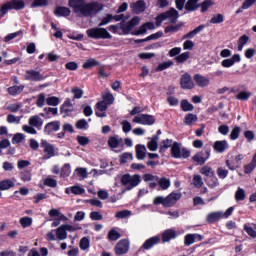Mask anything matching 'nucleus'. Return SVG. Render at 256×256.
<instances>
[{
    "instance_id": "1",
    "label": "nucleus",
    "mask_w": 256,
    "mask_h": 256,
    "mask_svg": "<svg viewBox=\"0 0 256 256\" xmlns=\"http://www.w3.org/2000/svg\"><path fill=\"white\" fill-rule=\"evenodd\" d=\"M68 5L71 7L73 13L80 17H95L105 7L101 2H86L85 0H68Z\"/></svg>"
},
{
    "instance_id": "2",
    "label": "nucleus",
    "mask_w": 256,
    "mask_h": 256,
    "mask_svg": "<svg viewBox=\"0 0 256 256\" xmlns=\"http://www.w3.org/2000/svg\"><path fill=\"white\" fill-rule=\"evenodd\" d=\"M181 193L172 192L165 198L163 196H157L153 200V205H162V207H173L179 199H181Z\"/></svg>"
},
{
    "instance_id": "3",
    "label": "nucleus",
    "mask_w": 256,
    "mask_h": 256,
    "mask_svg": "<svg viewBox=\"0 0 256 256\" xmlns=\"http://www.w3.org/2000/svg\"><path fill=\"white\" fill-rule=\"evenodd\" d=\"M25 9V0H10L1 6L2 15H7L9 11H22Z\"/></svg>"
},
{
    "instance_id": "4",
    "label": "nucleus",
    "mask_w": 256,
    "mask_h": 256,
    "mask_svg": "<svg viewBox=\"0 0 256 256\" xmlns=\"http://www.w3.org/2000/svg\"><path fill=\"white\" fill-rule=\"evenodd\" d=\"M89 39H112L113 36L105 28H90L86 31Z\"/></svg>"
},
{
    "instance_id": "5",
    "label": "nucleus",
    "mask_w": 256,
    "mask_h": 256,
    "mask_svg": "<svg viewBox=\"0 0 256 256\" xmlns=\"http://www.w3.org/2000/svg\"><path fill=\"white\" fill-rule=\"evenodd\" d=\"M139 23H141V19L139 18V16H134L128 22H125V20H122L119 23V27L123 32V35H129V33H131V31H133V29H135V27H137Z\"/></svg>"
},
{
    "instance_id": "6",
    "label": "nucleus",
    "mask_w": 256,
    "mask_h": 256,
    "mask_svg": "<svg viewBox=\"0 0 256 256\" xmlns=\"http://www.w3.org/2000/svg\"><path fill=\"white\" fill-rule=\"evenodd\" d=\"M155 116L150 114H140L133 118V123H137L138 125H155Z\"/></svg>"
},
{
    "instance_id": "7",
    "label": "nucleus",
    "mask_w": 256,
    "mask_h": 256,
    "mask_svg": "<svg viewBox=\"0 0 256 256\" xmlns=\"http://www.w3.org/2000/svg\"><path fill=\"white\" fill-rule=\"evenodd\" d=\"M129 240L122 239L117 242V244L114 247V253L115 255L121 256V255H127L129 253Z\"/></svg>"
},
{
    "instance_id": "8",
    "label": "nucleus",
    "mask_w": 256,
    "mask_h": 256,
    "mask_svg": "<svg viewBox=\"0 0 256 256\" xmlns=\"http://www.w3.org/2000/svg\"><path fill=\"white\" fill-rule=\"evenodd\" d=\"M209 157H211V149H206L205 151L197 152L192 157V161H194V163H196L197 165H205Z\"/></svg>"
},
{
    "instance_id": "9",
    "label": "nucleus",
    "mask_w": 256,
    "mask_h": 256,
    "mask_svg": "<svg viewBox=\"0 0 256 256\" xmlns=\"http://www.w3.org/2000/svg\"><path fill=\"white\" fill-rule=\"evenodd\" d=\"M24 79L25 81L39 82L43 81L45 77L43 76V74H41V72L31 69L25 71Z\"/></svg>"
},
{
    "instance_id": "10",
    "label": "nucleus",
    "mask_w": 256,
    "mask_h": 256,
    "mask_svg": "<svg viewBox=\"0 0 256 256\" xmlns=\"http://www.w3.org/2000/svg\"><path fill=\"white\" fill-rule=\"evenodd\" d=\"M161 243V236H153L148 238L142 246L140 247L141 251H150V249H153L155 245H159Z\"/></svg>"
},
{
    "instance_id": "11",
    "label": "nucleus",
    "mask_w": 256,
    "mask_h": 256,
    "mask_svg": "<svg viewBox=\"0 0 256 256\" xmlns=\"http://www.w3.org/2000/svg\"><path fill=\"white\" fill-rule=\"evenodd\" d=\"M180 86L181 89L190 90L195 87V84L193 83V79L191 78V75L189 73H185L180 78Z\"/></svg>"
},
{
    "instance_id": "12",
    "label": "nucleus",
    "mask_w": 256,
    "mask_h": 256,
    "mask_svg": "<svg viewBox=\"0 0 256 256\" xmlns=\"http://www.w3.org/2000/svg\"><path fill=\"white\" fill-rule=\"evenodd\" d=\"M61 129V122L59 120L48 122L44 126L45 135H51V133H57Z\"/></svg>"
},
{
    "instance_id": "13",
    "label": "nucleus",
    "mask_w": 256,
    "mask_h": 256,
    "mask_svg": "<svg viewBox=\"0 0 256 256\" xmlns=\"http://www.w3.org/2000/svg\"><path fill=\"white\" fill-rule=\"evenodd\" d=\"M162 18L170 19V23L175 24L177 23V19H179V11L175 8H170L166 12L162 13Z\"/></svg>"
},
{
    "instance_id": "14",
    "label": "nucleus",
    "mask_w": 256,
    "mask_h": 256,
    "mask_svg": "<svg viewBox=\"0 0 256 256\" xmlns=\"http://www.w3.org/2000/svg\"><path fill=\"white\" fill-rule=\"evenodd\" d=\"M235 63H241V55L234 54L230 59H224L221 62L222 67H225L226 69H229V67H233Z\"/></svg>"
},
{
    "instance_id": "15",
    "label": "nucleus",
    "mask_w": 256,
    "mask_h": 256,
    "mask_svg": "<svg viewBox=\"0 0 256 256\" xmlns=\"http://www.w3.org/2000/svg\"><path fill=\"white\" fill-rule=\"evenodd\" d=\"M213 149L217 153H225L229 149V142L227 140H218L214 142Z\"/></svg>"
},
{
    "instance_id": "16",
    "label": "nucleus",
    "mask_w": 256,
    "mask_h": 256,
    "mask_svg": "<svg viewBox=\"0 0 256 256\" xmlns=\"http://www.w3.org/2000/svg\"><path fill=\"white\" fill-rule=\"evenodd\" d=\"M173 239H177V231L174 229H167L162 233L163 243H169Z\"/></svg>"
},
{
    "instance_id": "17",
    "label": "nucleus",
    "mask_w": 256,
    "mask_h": 256,
    "mask_svg": "<svg viewBox=\"0 0 256 256\" xmlns=\"http://www.w3.org/2000/svg\"><path fill=\"white\" fill-rule=\"evenodd\" d=\"M141 183V176L139 174H135L133 176H130V185L126 186V188L122 191V193H125V191H131L134 187H137Z\"/></svg>"
},
{
    "instance_id": "18",
    "label": "nucleus",
    "mask_w": 256,
    "mask_h": 256,
    "mask_svg": "<svg viewBox=\"0 0 256 256\" xmlns=\"http://www.w3.org/2000/svg\"><path fill=\"white\" fill-rule=\"evenodd\" d=\"M221 219H223L221 212H211L206 217V221L209 225H213V223H217V221H221Z\"/></svg>"
},
{
    "instance_id": "19",
    "label": "nucleus",
    "mask_w": 256,
    "mask_h": 256,
    "mask_svg": "<svg viewBox=\"0 0 256 256\" xmlns=\"http://www.w3.org/2000/svg\"><path fill=\"white\" fill-rule=\"evenodd\" d=\"M56 17H69L71 15V9L65 6H58L54 10Z\"/></svg>"
},
{
    "instance_id": "20",
    "label": "nucleus",
    "mask_w": 256,
    "mask_h": 256,
    "mask_svg": "<svg viewBox=\"0 0 256 256\" xmlns=\"http://www.w3.org/2000/svg\"><path fill=\"white\" fill-rule=\"evenodd\" d=\"M184 9L188 11V13L197 11V9H199V0H188L184 6Z\"/></svg>"
},
{
    "instance_id": "21",
    "label": "nucleus",
    "mask_w": 256,
    "mask_h": 256,
    "mask_svg": "<svg viewBox=\"0 0 256 256\" xmlns=\"http://www.w3.org/2000/svg\"><path fill=\"white\" fill-rule=\"evenodd\" d=\"M23 89H25V85H14V86H10L7 89V92L9 95H12V97H17V95H21V93H23Z\"/></svg>"
},
{
    "instance_id": "22",
    "label": "nucleus",
    "mask_w": 256,
    "mask_h": 256,
    "mask_svg": "<svg viewBox=\"0 0 256 256\" xmlns=\"http://www.w3.org/2000/svg\"><path fill=\"white\" fill-rule=\"evenodd\" d=\"M41 147L44 148V153H47L49 157L55 156V147L53 145L49 144L47 140H42Z\"/></svg>"
},
{
    "instance_id": "23",
    "label": "nucleus",
    "mask_w": 256,
    "mask_h": 256,
    "mask_svg": "<svg viewBox=\"0 0 256 256\" xmlns=\"http://www.w3.org/2000/svg\"><path fill=\"white\" fill-rule=\"evenodd\" d=\"M194 81L198 87H207V85H209V79H207L205 76H202L201 74H195Z\"/></svg>"
},
{
    "instance_id": "24",
    "label": "nucleus",
    "mask_w": 256,
    "mask_h": 256,
    "mask_svg": "<svg viewBox=\"0 0 256 256\" xmlns=\"http://www.w3.org/2000/svg\"><path fill=\"white\" fill-rule=\"evenodd\" d=\"M205 24H201L199 25L198 27H196L194 30L186 33L184 36H183V39H193V37H195V35L201 33V31H203V29H205Z\"/></svg>"
},
{
    "instance_id": "25",
    "label": "nucleus",
    "mask_w": 256,
    "mask_h": 256,
    "mask_svg": "<svg viewBox=\"0 0 256 256\" xmlns=\"http://www.w3.org/2000/svg\"><path fill=\"white\" fill-rule=\"evenodd\" d=\"M156 182L158 183L161 191H167V189L171 187V180L168 178H158Z\"/></svg>"
},
{
    "instance_id": "26",
    "label": "nucleus",
    "mask_w": 256,
    "mask_h": 256,
    "mask_svg": "<svg viewBox=\"0 0 256 256\" xmlns=\"http://www.w3.org/2000/svg\"><path fill=\"white\" fill-rule=\"evenodd\" d=\"M215 5L213 0H204L203 2L199 3L198 9H201V13H207L211 7Z\"/></svg>"
},
{
    "instance_id": "27",
    "label": "nucleus",
    "mask_w": 256,
    "mask_h": 256,
    "mask_svg": "<svg viewBox=\"0 0 256 256\" xmlns=\"http://www.w3.org/2000/svg\"><path fill=\"white\" fill-rule=\"evenodd\" d=\"M181 146L177 143L174 142L172 147H171V155L174 159H181Z\"/></svg>"
},
{
    "instance_id": "28",
    "label": "nucleus",
    "mask_w": 256,
    "mask_h": 256,
    "mask_svg": "<svg viewBox=\"0 0 256 256\" xmlns=\"http://www.w3.org/2000/svg\"><path fill=\"white\" fill-rule=\"evenodd\" d=\"M133 11H135V13H137L139 15V13H143L146 9V4L145 1L143 0H138L136 1L133 6Z\"/></svg>"
},
{
    "instance_id": "29",
    "label": "nucleus",
    "mask_w": 256,
    "mask_h": 256,
    "mask_svg": "<svg viewBox=\"0 0 256 256\" xmlns=\"http://www.w3.org/2000/svg\"><path fill=\"white\" fill-rule=\"evenodd\" d=\"M28 123L31 127H43V120L38 115L30 117Z\"/></svg>"
},
{
    "instance_id": "30",
    "label": "nucleus",
    "mask_w": 256,
    "mask_h": 256,
    "mask_svg": "<svg viewBox=\"0 0 256 256\" xmlns=\"http://www.w3.org/2000/svg\"><path fill=\"white\" fill-rule=\"evenodd\" d=\"M147 157V153L145 152V146L138 144L136 145V159L138 161H143Z\"/></svg>"
},
{
    "instance_id": "31",
    "label": "nucleus",
    "mask_w": 256,
    "mask_h": 256,
    "mask_svg": "<svg viewBox=\"0 0 256 256\" xmlns=\"http://www.w3.org/2000/svg\"><path fill=\"white\" fill-rule=\"evenodd\" d=\"M99 65H101L100 61H97L95 58H90L83 63L82 67L83 69H93V67H99Z\"/></svg>"
},
{
    "instance_id": "32",
    "label": "nucleus",
    "mask_w": 256,
    "mask_h": 256,
    "mask_svg": "<svg viewBox=\"0 0 256 256\" xmlns=\"http://www.w3.org/2000/svg\"><path fill=\"white\" fill-rule=\"evenodd\" d=\"M181 27H183V22H180L176 25H173V24L168 25L164 28V33L166 35L169 33H177L181 29Z\"/></svg>"
},
{
    "instance_id": "33",
    "label": "nucleus",
    "mask_w": 256,
    "mask_h": 256,
    "mask_svg": "<svg viewBox=\"0 0 256 256\" xmlns=\"http://www.w3.org/2000/svg\"><path fill=\"white\" fill-rule=\"evenodd\" d=\"M180 108L182 111H184V113L195 110V106H193V104L189 103V100H187V99L181 100Z\"/></svg>"
},
{
    "instance_id": "34",
    "label": "nucleus",
    "mask_w": 256,
    "mask_h": 256,
    "mask_svg": "<svg viewBox=\"0 0 256 256\" xmlns=\"http://www.w3.org/2000/svg\"><path fill=\"white\" fill-rule=\"evenodd\" d=\"M12 187H15V182L11 179H6L0 181V191H7L9 189H12Z\"/></svg>"
},
{
    "instance_id": "35",
    "label": "nucleus",
    "mask_w": 256,
    "mask_h": 256,
    "mask_svg": "<svg viewBox=\"0 0 256 256\" xmlns=\"http://www.w3.org/2000/svg\"><path fill=\"white\" fill-rule=\"evenodd\" d=\"M121 141H123V138H120V140L117 139V136H111L108 139V146L110 149H117L121 145Z\"/></svg>"
},
{
    "instance_id": "36",
    "label": "nucleus",
    "mask_w": 256,
    "mask_h": 256,
    "mask_svg": "<svg viewBox=\"0 0 256 256\" xmlns=\"http://www.w3.org/2000/svg\"><path fill=\"white\" fill-rule=\"evenodd\" d=\"M56 237L59 239V241H65V239H67V231L63 225L56 229Z\"/></svg>"
},
{
    "instance_id": "37",
    "label": "nucleus",
    "mask_w": 256,
    "mask_h": 256,
    "mask_svg": "<svg viewBox=\"0 0 256 256\" xmlns=\"http://www.w3.org/2000/svg\"><path fill=\"white\" fill-rule=\"evenodd\" d=\"M198 119L197 115L189 113L184 117V123L185 125H193V123H197Z\"/></svg>"
},
{
    "instance_id": "38",
    "label": "nucleus",
    "mask_w": 256,
    "mask_h": 256,
    "mask_svg": "<svg viewBox=\"0 0 256 256\" xmlns=\"http://www.w3.org/2000/svg\"><path fill=\"white\" fill-rule=\"evenodd\" d=\"M118 239H121V233H119V231H117L115 228H112L108 232V240L109 241H118Z\"/></svg>"
},
{
    "instance_id": "39",
    "label": "nucleus",
    "mask_w": 256,
    "mask_h": 256,
    "mask_svg": "<svg viewBox=\"0 0 256 256\" xmlns=\"http://www.w3.org/2000/svg\"><path fill=\"white\" fill-rule=\"evenodd\" d=\"M157 141H159V137L157 135L153 136L152 140L147 144L149 151H157L159 147V144H157Z\"/></svg>"
},
{
    "instance_id": "40",
    "label": "nucleus",
    "mask_w": 256,
    "mask_h": 256,
    "mask_svg": "<svg viewBox=\"0 0 256 256\" xmlns=\"http://www.w3.org/2000/svg\"><path fill=\"white\" fill-rule=\"evenodd\" d=\"M247 43H249V36L244 34L238 39V51H243V48L245 45H247Z\"/></svg>"
},
{
    "instance_id": "41",
    "label": "nucleus",
    "mask_w": 256,
    "mask_h": 256,
    "mask_svg": "<svg viewBox=\"0 0 256 256\" xmlns=\"http://www.w3.org/2000/svg\"><path fill=\"white\" fill-rule=\"evenodd\" d=\"M200 173L201 175H204L205 177H213V175H215V171H213V168H211V166H203L200 169Z\"/></svg>"
},
{
    "instance_id": "42",
    "label": "nucleus",
    "mask_w": 256,
    "mask_h": 256,
    "mask_svg": "<svg viewBox=\"0 0 256 256\" xmlns=\"http://www.w3.org/2000/svg\"><path fill=\"white\" fill-rule=\"evenodd\" d=\"M163 145L160 146L159 148V153H161V155H163L164 153H166L167 149L169 147H172V143H173V140L171 139H166V140H163Z\"/></svg>"
},
{
    "instance_id": "43",
    "label": "nucleus",
    "mask_w": 256,
    "mask_h": 256,
    "mask_svg": "<svg viewBox=\"0 0 256 256\" xmlns=\"http://www.w3.org/2000/svg\"><path fill=\"white\" fill-rule=\"evenodd\" d=\"M239 135H241V127L234 126L230 133L231 141H237V139H239Z\"/></svg>"
},
{
    "instance_id": "44",
    "label": "nucleus",
    "mask_w": 256,
    "mask_h": 256,
    "mask_svg": "<svg viewBox=\"0 0 256 256\" xmlns=\"http://www.w3.org/2000/svg\"><path fill=\"white\" fill-rule=\"evenodd\" d=\"M216 173L219 179H227V177L229 176V170H227V168L225 167H218Z\"/></svg>"
},
{
    "instance_id": "45",
    "label": "nucleus",
    "mask_w": 256,
    "mask_h": 256,
    "mask_svg": "<svg viewBox=\"0 0 256 256\" xmlns=\"http://www.w3.org/2000/svg\"><path fill=\"white\" fill-rule=\"evenodd\" d=\"M223 21H225V16H223V14H216L210 19L212 25H219L220 23H223Z\"/></svg>"
},
{
    "instance_id": "46",
    "label": "nucleus",
    "mask_w": 256,
    "mask_h": 256,
    "mask_svg": "<svg viewBox=\"0 0 256 256\" xmlns=\"http://www.w3.org/2000/svg\"><path fill=\"white\" fill-rule=\"evenodd\" d=\"M71 175V165L64 164L60 170V177H69Z\"/></svg>"
},
{
    "instance_id": "47",
    "label": "nucleus",
    "mask_w": 256,
    "mask_h": 256,
    "mask_svg": "<svg viewBox=\"0 0 256 256\" xmlns=\"http://www.w3.org/2000/svg\"><path fill=\"white\" fill-rule=\"evenodd\" d=\"M245 197H247L245 190L243 188H238L235 193V201H245Z\"/></svg>"
},
{
    "instance_id": "48",
    "label": "nucleus",
    "mask_w": 256,
    "mask_h": 256,
    "mask_svg": "<svg viewBox=\"0 0 256 256\" xmlns=\"http://www.w3.org/2000/svg\"><path fill=\"white\" fill-rule=\"evenodd\" d=\"M172 65H173V61L171 60L162 62L156 67V71L157 72L165 71V69H169V67H172Z\"/></svg>"
},
{
    "instance_id": "49",
    "label": "nucleus",
    "mask_w": 256,
    "mask_h": 256,
    "mask_svg": "<svg viewBox=\"0 0 256 256\" xmlns=\"http://www.w3.org/2000/svg\"><path fill=\"white\" fill-rule=\"evenodd\" d=\"M23 141H25V135L22 134V133H16L12 137V144L13 145H17L19 143H23Z\"/></svg>"
},
{
    "instance_id": "50",
    "label": "nucleus",
    "mask_w": 256,
    "mask_h": 256,
    "mask_svg": "<svg viewBox=\"0 0 256 256\" xmlns=\"http://www.w3.org/2000/svg\"><path fill=\"white\" fill-rule=\"evenodd\" d=\"M20 225L25 229L33 225V218L31 217H22L20 219Z\"/></svg>"
},
{
    "instance_id": "51",
    "label": "nucleus",
    "mask_w": 256,
    "mask_h": 256,
    "mask_svg": "<svg viewBox=\"0 0 256 256\" xmlns=\"http://www.w3.org/2000/svg\"><path fill=\"white\" fill-rule=\"evenodd\" d=\"M48 5H49V1L48 0H34L31 3L32 9H35L37 7H47Z\"/></svg>"
},
{
    "instance_id": "52",
    "label": "nucleus",
    "mask_w": 256,
    "mask_h": 256,
    "mask_svg": "<svg viewBox=\"0 0 256 256\" xmlns=\"http://www.w3.org/2000/svg\"><path fill=\"white\" fill-rule=\"evenodd\" d=\"M251 95V92L241 91L236 95V99H238V101H249Z\"/></svg>"
},
{
    "instance_id": "53",
    "label": "nucleus",
    "mask_w": 256,
    "mask_h": 256,
    "mask_svg": "<svg viewBox=\"0 0 256 256\" xmlns=\"http://www.w3.org/2000/svg\"><path fill=\"white\" fill-rule=\"evenodd\" d=\"M23 34V30H19L17 32L14 33H10L8 34L5 38H4V42L5 43H9V41H13V39L19 37L20 35Z\"/></svg>"
},
{
    "instance_id": "54",
    "label": "nucleus",
    "mask_w": 256,
    "mask_h": 256,
    "mask_svg": "<svg viewBox=\"0 0 256 256\" xmlns=\"http://www.w3.org/2000/svg\"><path fill=\"white\" fill-rule=\"evenodd\" d=\"M189 52H184L178 56L175 57L176 63H185V61L189 60Z\"/></svg>"
},
{
    "instance_id": "55",
    "label": "nucleus",
    "mask_w": 256,
    "mask_h": 256,
    "mask_svg": "<svg viewBox=\"0 0 256 256\" xmlns=\"http://www.w3.org/2000/svg\"><path fill=\"white\" fill-rule=\"evenodd\" d=\"M76 129L83 130L89 128V123H87V120L80 119L75 124Z\"/></svg>"
},
{
    "instance_id": "56",
    "label": "nucleus",
    "mask_w": 256,
    "mask_h": 256,
    "mask_svg": "<svg viewBox=\"0 0 256 256\" xmlns=\"http://www.w3.org/2000/svg\"><path fill=\"white\" fill-rule=\"evenodd\" d=\"M79 247L82 251H87V249L90 247L89 238L83 237L80 240Z\"/></svg>"
},
{
    "instance_id": "57",
    "label": "nucleus",
    "mask_w": 256,
    "mask_h": 256,
    "mask_svg": "<svg viewBox=\"0 0 256 256\" xmlns=\"http://www.w3.org/2000/svg\"><path fill=\"white\" fill-rule=\"evenodd\" d=\"M193 185L197 189H201V187H203V178L201 177V175H195L193 177Z\"/></svg>"
},
{
    "instance_id": "58",
    "label": "nucleus",
    "mask_w": 256,
    "mask_h": 256,
    "mask_svg": "<svg viewBox=\"0 0 256 256\" xmlns=\"http://www.w3.org/2000/svg\"><path fill=\"white\" fill-rule=\"evenodd\" d=\"M193 243H195V236H194V234H187L184 237V244L186 245V247H189V246L193 245Z\"/></svg>"
},
{
    "instance_id": "59",
    "label": "nucleus",
    "mask_w": 256,
    "mask_h": 256,
    "mask_svg": "<svg viewBox=\"0 0 256 256\" xmlns=\"http://www.w3.org/2000/svg\"><path fill=\"white\" fill-rule=\"evenodd\" d=\"M102 101H105L106 105H113V103H115V97H113L111 93H106L103 95Z\"/></svg>"
},
{
    "instance_id": "60",
    "label": "nucleus",
    "mask_w": 256,
    "mask_h": 256,
    "mask_svg": "<svg viewBox=\"0 0 256 256\" xmlns=\"http://www.w3.org/2000/svg\"><path fill=\"white\" fill-rule=\"evenodd\" d=\"M210 181L207 182L208 187H210L211 189L217 187L219 185V179L217 178V176H215V174L213 176H210Z\"/></svg>"
},
{
    "instance_id": "61",
    "label": "nucleus",
    "mask_w": 256,
    "mask_h": 256,
    "mask_svg": "<svg viewBox=\"0 0 256 256\" xmlns=\"http://www.w3.org/2000/svg\"><path fill=\"white\" fill-rule=\"evenodd\" d=\"M244 231L249 235V237H252V239H256V231L253 227L248 226L247 224L244 225Z\"/></svg>"
},
{
    "instance_id": "62",
    "label": "nucleus",
    "mask_w": 256,
    "mask_h": 256,
    "mask_svg": "<svg viewBox=\"0 0 256 256\" xmlns=\"http://www.w3.org/2000/svg\"><path fill=\"white\" fill-rule=\"evenodd\" d=\"M71 93H73L74 99H81L83 97V90L79 87L72 88Z\"/></svg>"
},
{
    "instance_id": "63",
    "label": "nucleus",
    "mask_w": 256,
    "mask_h": 256,
    "mask_svg": "<svg viewBox=\"0 0 256 256\" xmlns=\"http://www.w3.org/2000/svg\"><path fill=\"white\" fill-rule=\"evenodd\" d=\"M46 103H47V105H51L53 107H57V105H59V98H57L55 96L48 97L46 99Z\"/></svg>"
},
{
    "instance_id": "64",
    "label": "nucleus",
    "mask_w": 256,
    "mask_h": 256,
    "mask_svg": "<svg viewBox=\"0 0 256 256\" xmlns=\"http://www.w3.org/2000/svg\"><path fill=\"white\" fill-rule=\"evenodd\" d=\"M70 189L73 195H83L85 193V190L81 186H72Z\"/></svg>"
}]
</instances>
